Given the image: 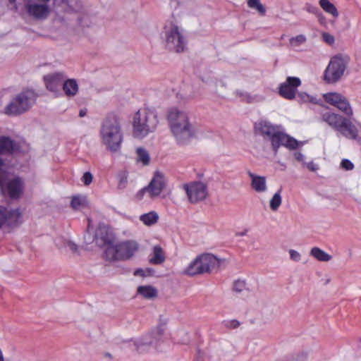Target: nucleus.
Returning <instances> with one entry per match:
<instances>
[{"label": "nucleus", "instance_id": "obj_33", "mask_svg": "<svg viewBox=\"0 0 361 361\" xmlns=\"http://www.w3.org/2000/svg\"><path fill=\"white\" fill-rule=\"evenodd\" d=\"M247 5L250 8L257 10L262 16L265 14L266 9L259 0H248Z\"/></svg>", "mask_w": 361, "mask_h": 361}, {"label": "nucleus", "instance_id": "obj_1", "mask_svg": "<svg viewBox=\"0 0 361 361\" xmlns=\"http://www.w3.org/2000/svg\"><path fill=\"white\" fill-rule=\"evenodd\" d=\"M323 98L327 104L336 107L346 116L334 111H326L320 114L321 121L337 135L361 144V123L352 119L354 110L349 99L337 92L325 93Z\"/></svg>", "mask_w": 361, "mask_h": 361}, {"label": "nucleus", "instance_id": "obj_38", "mask_svg": "<svg viewBox=\"0 0 361 361\" xmlns=\"http://www.w3.org/2000/svg\"><path fill=\"white\" fill-rule=\"evenodd\" d=\"M322 38L323 41L329 45H332L334 44L335 38L334 37L328 32H323L322 34Z\"/></svg>", "mask_w": 361, "mask_h": 361}, {"label": "nucleus", "instance_id": "obj_43", "mask_svg": "<svg viewBox=\"0 0 361 361\" xmlns=\"http://www.w3.org/2000/svg\"><path fill=\"white\" fill-rule=\"evenodd\" d=\"M67 248L73 252V253H76L78 251V245L73 242L68 241L66 244Z\"/></svg>", "mask_w": 361, "mask_h": 361}, {"label": "nucleus", "instance_id": "obj_9", "mask_svg": "<svg viewBox=\"0 0 361 361\" xmlns=\"http://www.w3.org/2000/svg\"><path fill=\"white\" fill-rule=\"evenodd\" d=\"M220 260L216 256L209 253L198 255L183 271V274L187 276H196L205 273H209L213 269L219 267Z\"/></svg>", "mask_w": 361, "mask_h": 361}, {"label": "nucleus", "instance_id": "obj_7", "mask_svg": "<svg viewBox=\"0 0 361 361\" xmlns=\"http://www.w3.org/2000/svg\"><path fill=\"white\" fill-rule=\"evenodd\" d=\"M163 39L166 47L173 51H183L187 47L185 30L176 22L168 21L164 27Z\"/></svg>", "mask_w": 361, "mask_h": 361}, {"label": "nucleus", "instance_id": "obj_8", "mask_svg": "<svg viewBox=\"0 0 361 361\" xmlns=\"http://www.w3.org/2000/svg\"><path fill=\"white\" fill-rule=\"evenodd\" d=\"M350 58L347 54H337L333 56L324 71V80L328 84H335L344 76Z\"/></svg>", "mask_w": 361, "mask_h": 361}, {"label": "nucleus", "instance_id": "obj_30", "mask_svg": "<svg viewBox=\"0 0 361 361\" xmlns=\"http://www.w3.org/2000/svg\"><path fill=\"white\" fill-rule=\"evenodd\" d=\"M295 97L298 101L301 103H312L315 104H320V101L315 97L310 95L306 92H302L296 94Z\"/></svg>", "mask_w": 361, "mask_h": 361}, {"label": "nucleus", "instance_id": "obj_20", "mask_svg": "<svg viewBox=\"0 0 361 361\" xmlns=\"http://www.w3.org/2000/svg\"><path fill=\"white\" fill-rule=\"evenodd\" d=\"M166 260V255L162 247L156 245L153 246L152 252L149 256V262L154 265H160Z\"/></svg>", "mask_w": 361, "mask_h": 361}, {"label": "nucleus", "instance_id": "obj_23", "mask_svg": "<svg viewBox=\"0 0 361 361\" xmlns=\"http://www.w3.org/2000/svg\"><path fill=\"white\" fill-rule=\"evenodd\" d=\"M139 219L147 226H152L156 224L159 220V215L154 211L143 214L140 216Z\"/></svg>", "mask_w": 361, "mask_h": 361}, {"label": "nucleus", "instance_id": "obj_11", "mask_svg": "<svg viewBox=\"0 0 361 361\" xmlns=\"http://www.w3.org/2000/svg\"><path fill=\"white\" fill-rule=\"evenodd\" d=\"M165 326H158L152 334H146L142 337L136 339L135 345L136 349L140 352L150 350L152 348L157 349L158 344L163 341Z\"/></svg>", "mask_w": 361, "mask_h": 361}, {"label": "nucleus", "instance_id": "obj_19", "mask_svg": "<svg viewBox=\"0 0 361 361\" xmlns=\"http://www.w3.org/2000/svg\"><path fill=\"white\" fill-rule=\"evenodd\" d=\"M250 178L251 188L257 193H264L267 191V179L264 176H257L251 171H247Z\"/></svg>", "mask_w": 361, "mask_h": 361}, {"label": "nucleus", "instance_id": "obj_50", "mask_svg": "<svg viewBox=\"0 0 361 361\" xmlns=\"http://www.w3.org/2000/svg\"><path fill=\"white\" fill-rule=\"evenodd\" d=\"M85 113L83 111H80V116L82 117L85 116Z\"/></svg>", "mask_w": 361, "mask_h": 361}, {"label": "nucleus", "instance_id": "obj_16", "mask_svg": "<svg viewBox=\"0 0 361 361\" xmlns=\"http://www.w3.org/2000/svg\"><path fill=\"white\" fill-rule=\"evenodd\" d=\"M66 75L65 73L61 71L49 73L44 75L43 81L46 89L56 95L61 94V89L66 79Z\"/></svg>", "mask_w": 361, "mask_h": 361}, {"label": "nucleus", "instance_id": "obj_45", "mask_svg": "<svg viewBox=\"0 0 361 361\" xmlns=\"http://www.w3.org/2000/svg\"><path fill=\"white\" fill-rule=\"evenodd\" d=\"M145 272V271H144L143 269H137L135 271V275H140V276H146Z\"/></svg>", "mask_w": 361, "mask_h": 361}, {"label": "nucleus", "instance_id": "obj_22", "mask_svg": "<svg viewBox=\"0 0 361 361\" xmlns=\"http://www.w3.org/2000/svg\"><path fill=\"white\" fill-rule=\"evenodd\" d=\"M62 90L66 97H73L78 92V83L75 79H68L67 76L66 75V79L64 80L62 85Z\"/></svg>", "mask_w": 361, "mask_h": 361}, {"label": "nucleus", "instance_id": "obj_49", "mask_svg": "<svg viewBox=\"0 0 361 361\" xmlns=\"http://www.w3.org/2000/svg\"><path fill=\"white\" fill-rule=\"evenodd\" d=\"M9 1V3L11 4H14V7L16 8V5L15 4L16 0H8Z\"/></svg>", "mask_w": 361, "mask_h": 361}, {"label": "nucleus", "instance_id": "obj_27", "mask_svg": "<svg viewBox=\"0 0 361 361\" xmlns=\"http://www.w3.org/2000/svg\"><path fill=\"white\" fill-rule=\"evenodd\" d=\"M14 149L13 141L6 137H0V153H10Z\"/></svg>", "mask_w": 361, "mask_h": 361}, {"label": "nucleus", "instance_id": "obj_42", "mask_svg": "<svg viewBox=\"0 0 361 361\" xmlns=\"http://www.w3.org/2000/svg\"><path fill=\"white\" fill-rule=\"evenodd\" d=\"M294 154V157H295V159L298 161L300 162L302 165H304V164H305V155H304V154H302L301 152H294V154Z\"/></svg>", "mask_w": 361, "mask_h": 361}, {"label": "nucleus", "instance_id": "obj_41", "mask_svg": "<svg viewBox=\"0 0 361 361\" xmlns=\"http://www.w3.org/2000/svg\"><path fill=\"white\" fill-rule=\"evenodd\" d=\"M303 166L312 172H315L319 169L318 164H315L313 161H311L308 163L305 162Z\"/></svg>", "mask_w": 361, "mask_h": 361}, {"label": "nucleus", "instance_id": "obj_51", "mask_svg": "<svg viewBox=\"0 0 361 361\" xmlns=\"http://www.w3.org/2000/svg\"><path fill=\"white\" fill-rule=\"evenodd\" d=\"M105 355H106V356H107V357H111V355H110L109 353H106Z\"/></svg>", "mask_w": 361, "mask_h": 361}, {"label": "nucleus", "instance_id": "obj_18", "mask_svg": "<svg viewBox=\"0 0 361 361\" xmlns=\"http://www.w3.org/2000/svg\"><path fill=\"white\" fill-rule=\"evenodd\" d=\"M301 85V80L298 77L289 76L282 82L279 88V94L285 99L295 98L298 87Z\"/></svg>", "mask_w": 361, "mask_h": 361}, {"label": "nucleus", "instance_id": "obj_44", "mask_svg": "<svg viewBox=\"0 0 361 361\" xmlns=\"http://www.w3.org/2000/svg\"><path fill=\"white\" fill-rule=\"evenodd\" d=\"M240 323L237 320H231L226 322V326L229 328H237Z\"/></svg>", "mask_w": 361, "mask_h": 361}, {"label": "nucleus", "instance_id": "obj_13", "mask_svg": "<svg viewBox=\"0 0 361 361\" xmlns=\"http://www.w3.org/2000/svg\"><path fill=\"white\" fill-rule=\"evenodd\" d=\"M166 185L164 175L160 171H156L147 187L142 188L138 195L141 197L147 195L149 197H156L160 195Z\"/></svg>", "mask_w": 361, "mask_h": 361}, {"label": "nucleus", "instance_id": "obj_35", "mask_svg": "<svg viewBox=\"0 0 361 361\" xmlns=\"http://www.w3.org/2000/svg\"><path fill=\"white\" fill-rule=\"evenodd\" d=\"M118 188L120 190H123L126 188L128 183V176L125 172H122L118 175Z\"/></svg>", "mask_w": 361, "mask_h": 361}, {"label": "nucleus", "instance_id": "obj_12", "mask_svg": "<svg viewBox=\"0 0 361 361\" xmlns=\"http://www.w3.org/2000/svg\"><path fill=\"white\" fill-rule=\"evenodd\" d=\"M24 8L28 16L37 20L47 19L51 13V8L47 3L37 2L36 0H26Z\"/></svg>", "mask_w": 361, "mask_h": 361}, {"label": "nucleus", "instance_id": "obj_40", "mask_svg": "<svg viewBox=\"0 0 361 361\" xmlns=\"http://www.w3.org/2000/svg\"><path fill=\"white\" fill-rule=\"evenodd\" d=\"M93 179V176L90 172H85L82 177V181L85 185H89Z\"/></svg>", "mask_w": 361, "mask_h": 361}, {"label": "nucleus", "instance_id": "obj_24", "mask_svg": "<svg viewBox=\"0 0 361 361\" xmlns=\"http://www.w3.org/2000/svg\"><path fill=\"white\" fill-rule=\"evenodd\" d=\"M310 254L312 257L319 262H329L332 259L331 255L317 247H314L310 250Z\"/></svg>", "mask_w": 361, "mask_h": 361}, {"label": "nucleus", "instance_id": "obj_26", "mask_svg": "<svg viewBox=\"0 0 361 361\" xmlns=\"http://www.w3.org/2000/svg\"><path fill=\"white\" fill-rule=\"evenodd\" d=\"M136 161L142 166H147L150 162V156L148 151L143 147L136 149Z\"/></svg>", "mask_w": 361, "mask_h": 361}, {"label": "nucleus", "instance_id": "obj_28", "mask_svg": "<svg viewBox=\"0 0 361 361\" xmlns=\"http://www.w3.org/2000/svg\"><path fill=\"white\" fill-rule=\"evenodd\" d=\"M319 6L326 13L332 15L334 17L338 16V12L336 6L329 0H320Z\"/></svg>", "mask_w": 361, "mask_h": 361}, {"label": "nucleus", "instance_id": "obj_14", "mask_svg": "<svg viewBox=\"0 0 361 361\" xmlns=\"http://www.w3.org/2000/svg\"><path fill=\"white\" fill-rule=\"evenodd\" d=\"M188 198L191 203L204 200L207 196V187L202 182H191L183 185Z\"/></svg>", "mask_w": 361, "mask_h": 361}, {"label": "nucleus", "instance_id": "obj_47", "mask_svg": "<svg viewBox=\"0 0 361 361\" xmlns=\"http://www.w3.org/2000/svg\"><path fill=\"white\" fill-rule=\"evenodd\" d=\"M103 230V228H100L96 233L95 234V238L97 240V243H98V240H99V233L102 232Z\"/></svg>", "mask_w": 361, "mask_h": 361}, {"label": "nucleus", "instance_id": "obj_6", "mask_svg": "<svg viewBox=\"0 0 361 361\" xmlns=\"http://www.w3.org/2000/svg\"><path fill=\"white\" fill-rule=\"evenodd\" d=\"M105 245L104 255L106 259L128 260L132 258L139 250V244L133 240L121 241L117 244L110 243L106 238H101Z\"/></svg>", "mask_w": 361, "mask_h": 361}, {"label": "nucleus", "instance_id": "obj_31", "mask_svg": "<svg viewBox=\"0 0 361 361\" xmlns=\"http://www.w3.org/2000/svg\"><path fill=\"white\" fill-rule=\"evenodd\" d=\"M71 204L75 210H80L87 206V199L85 196H74L72 198Z\"/></svg>", "mask_w": 361, "mask_h": 361}, {"label": "nucleus", "instance_id": "obj_10", "mask_svg": "<svg viewBox=\"0 0 361 361\" xmlns=\"http://www.w3.org/2000/svg\"><path fill=\"white\" fill-rule=\"evenodd\" d=\"M37 94L32 90H24L16 94L5 107L4 114L18 116L28 111L35 103Z\"/></svg>", "mask_w": 361, "mask_h": 361}, {"label": "nucleus", "instance_id": "obj_46", "mask_svg": "<svg viewBox=\"0 0 361 361\" xmlns=\"http://www.w3.org/2000/svg\"><path fill=\"white\" fill-rule=\"evenodd\" d=\"M243 99L247 101V102H251L252 101V98L247 94L244 96Z\"/></svg>", "mask_w": 361, "mask_h": 361}, {"label": "nucleus", "instance_id": "obj_17", "mask_svg": "<svg viewBox=\"0 0 361 361\" xmlns=\"http://www.w3.org/2000/svg\"><path fill=\"white\" fill-rule=\"evenodd\" d=\"M0 188L4 194H7L12 199H17L23 192L24 181L19 177L10 179L5 184L1 180Z\"/></svg>", "mask_w": 361, "mask_h": 361}, {"label": "nucleus", "instance_id": "obj_21", "mask_svg": "<svg viewBox=\"0 0 361 361\" xmlns=\"http://www.w3.org/2000/svg\"><path fill=\"white\" fill-rule=\"evenodd\" d=\"M59 7L67 13H78L82 8L78 0H61Z\"/></svg>", "mask_w": 361, "mask_h": 361}, {"label": "nucleus", "instance_id": "obj_48", "mask_svg": "<svg viewBox=\"0 0 361 361\" xmlns=\"http://www.w3.org/2000/svg\"><path fill=\"white\" fill-rule=\"evenodd\" d=\"M246 233H247V231H244L243 232L238 233L236 235L238 236H244L246 235Z\"/></svg>", "mask_w": 361, "mask_h": 361}, {"label": "nucleus", "instance_id": "obj_2", "mask_svg": "<svg viewBox=\"0 0 361 361\" xmlns=\"http://www.w3.org/2000/svg\"><path fill=\"white\" fill-rule=\"evenodd\" d=\"M166 119L171 132L178 143H185L197 133V127L191 121L189 112L182 108H169L166 112Z\"/></svg>", "mask_w": 361, "mask_h": 361}, {"label": "nucleus", "instance_id": "obj_36", "mask_svg": "<svg viewBox=\"0 0 361 361\" xmlns=\"http://www.w3.org/2000/svg\"><path fill=\"white\" fill-rule=\"evenodd\" d=\"M288 253L290 260L295 262H298L301 260V254L298 251L293 249H290Z\"/></svg>", "mask_w": 361, "mask_h": 361}, {"label": "nucleus", "instance_id": "obj_34", "mask_svg": "<svg viewBox=\"0 0 361 361\" xmlns=\"http://www.w3.org/2000/svg\"><path fill=\"white\" fill-rule=\"evenodd\" d=\"M306 40L307 38L304 35H299L294 37H292L290 39V44L293 47H299L305 43Z\"/></svg>", "mask_w": 361, "mask_h": 361}, {"label": "nucleus", "instance_id": "obj_32", "mask_svg": "<svg viewBox=\"0 0 361 361\" xmlns=\"http://www.w3.org/2000/svg\"><path fill=\"white\" fill-rule=\"evenodd\" d=\"M233 290L236 293H241L249 292L250 288L245 280L238 279L233 283Z\"/></svg>", "mask_w": 361, "mask_h": 361}, {"label": "nucleus", "instance_id": "obj_4", "mask_svg": "<svg viewBox=\"0 0 361 361\" xmlns=\"http://www.w3.org/2000/svg\"><path fill=\"white\" fill-rule=\"evenodd\" d=\"M99 134L102 144L108 150L116 152L121 149L123 133L121 124L116 116L108 117L102 122Z\"/></svg>", "mask_w": 361, "mask_h": 361}, {"label": "nucleus", "instance_id": "obj_5", "mask_svg": "<svg viewBox=\"0 0 361 361\" xmlns=\"http://www.w3.org/2000/svg\"><path fill=\"white\" fill-rule=\"evenodd\" d=\"M158 123L157 114L154 110L147 108L138 110L133 121L134 137H145L156 130Z\"/></svg>", "mask_w": 361, "mask_h": 361}, {"label": "nucleus", "instance_id": "obj_29", "mask_svg": "<svg viewBox=\"0 0 361 361\" xmlns=\"http://www.w3.org/2000/svg\"><path fill=\"white\" fill-rule=\"evenodd\" d=\"M282 203L281 189L278 190L269 201V207L271 211L276 212Z\"/></svg>", "mask_w": 361, "mask_h": 361}, {"label": "nucleus", "instance_id": "obj_39", "mask_svg": "<svg viewBox=\"0 0 361 361\" xmlns=\"http://www.w3.org/2000/svg\"><path fill=\"white\" fill-rule=\"evenodd\" d=\"M341 167L344 170L351 171L354 168V164L349 159H343L341 162Z\"/></svg>", "mask_w": 361, "mask_h": 361}, {"label": "nucleus", "instance_id": "obj_25", "mask_svg": "<svg viewBox=\"0 0 361 361\" xmlns=\"http://www.w3.org/2000/svg\"><path fill=\"white\" fill-rule=\"evenodd\" d=\"M137 292L147 299H152L157 295V290L152 286H140L137 288Z\"/></svg>", "mask_w": 361, "mask_h": 361}, {"label": "nucleus", "instance_id": "obj_3", "mask_svg": "<svg viewBox=\"0 0 361 361\" xmlns=\"http://www.w3.org/2000/svg\"><path fill=\"white\" fill-rule=\"evenodd\" d=\"M255 129L265 140L271 142L275 152H277L281 146L294 149L302 145V142L287 135L281 125L273 124L267 120H260L257 122L255 124Z\"/></svg>", "mask_w": 361, "mask_h": 361}, {"label": "nucleus", "instance_id": "obj_15", "mask_svg": "<svg viewBox=\"0 0 361 361\" xmlns=\"http://www.w3.org/2000/svg\"><path fill=\"white\" fill-rule=\"evenodd\" d=\"M22 223V214L18 209H8L4 206H0V228L15 227Z\"/></svg>", "mask_w": 361, "mask_h": 361}, {"label": "nucleus", "instance_id": "obj_37", "mask_svg": "<svg viewBox=\"0 0 361 361\" xmlns=\"http://www.w3.org/2000/svg\"><path fill=\"white\" fill-rule=\"evenodd\" d=\"M305 9L308 13L314 14V15H316L317 16H319L322 15V13H320L319 8L317 6H315L314 5H312L310 4H306L305 6Z\"/></svg>", "mask_w": 361, "mask_h": 361}]
</instances>
